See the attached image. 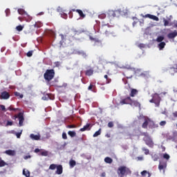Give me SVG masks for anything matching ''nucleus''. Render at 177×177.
<instances>
[{"label":"nucleus","mask_w":177,"mask_h":177,"mask_svg":"<svg viewBox=\"0 0 177 177\" xmlns=\"http://www.w3.org/2000/svg\"><path fill=\"white\" fill-rule=\"evenodd\" d=\"M98 32L103 34L105 37H116L113 28L109 24L102 25L98 30Z\"/></svg>","instance_id":"f257e3e1"},{"label":"nucleus","mask_w":177,"mask_h":177,"mask_svg":"<svg viewBox=\"0 0 177 177\" xmlns=\"http://www.w3.org/2000/svg\"><path fill=\"white\" fill-rule=\"evenodd\" d=\"M149 127V129H154L155 128H158V125L154 123V121L151 120L149 118H144V122L142 124V128L144 129H147Z\"/></svg>","instance_id":"f03ea898"},{"label":"nucleus","mask_w":177,"mask_h":177,"mask_svg":"<svg viewBox=\"0 0 177 177\" xmlns=\"http://www.w3.org/2000/svg\"><path fill=\"white\" fill-rule=\"evenodd\" d=\"M108 15L109 16V17H116L117 15H128V10H127V8H120L119 10H109L108 11Z\"/></svg>","instance_id":"7ed1b4c3"},{"label":"nucleus","mask_w":177,"mask_h":177,"mask_svg":"<svg viewBox=\"0 0 177 177\" xmlns=\"http://www.w3.org/2000/svg\"><path fill=\"white\" fill-rule=\"evenodd\" d=\"M131 174H132V171L126 166H120L118 169V174L120 177L127 176V175H131Z\"/></svg>","instance_id":"20e7f679"},{"label":"nucleus","mask_w":177,"mask_h":177,"mask_svg":"<svg viewBox=\"0 0 177 177\" xmlns=\"http://www.w3.org/2000/svg\"><path fill=\"white\" fill-rule=\"evenodd\" d=\"M44 78L48 82L52 81L55 78V70L54 69H47L44 74Z\"/></svg>","instance_id":"39448f33"},{"label":"nucleus","mask_w":177,"mask_h":177,"mask_svg":"<svg viewBox=\"0 0 177 177\" xmlns=\"http://www.w3.org/2000/svg\"><path fill=\"white\" fill-rule=\"evenodd\" d=\"M150 103H154L156 107L160 106V103L161 102V97L158 93H154L152 95V99L149 100Z\"/></svg>","instance_id":"423d86ee"},{"label":"nucleus","mask_w":177,"mask_h":177,"mask_svg":"<svg viewBox=\"0 0 177 177\" xmlns=\"http://www.w3.org/2000/svg\"><path fill=\"white\" fill-rule=\"evenodd\" d=\"M10 97V94L8 91H3L1 94V99H3L4 100H8Z\"/></svg>","instance_id":"0eeeda50"},{"label":"nucleus","mask_w":177,"mask_h":177,"mask_svg":"<svg viewBox=\"0 0 177 177\" xmlns=\"http://www.w3.org/2000/svg\"><path fill=\"white\" fill-rule=\"evenodd\" d=\"M19 118V127H23V122H24V116L23 115L22 113H19L17 115Z\"/></svg>","instance_id":"6e6552de"},{"label":"nucleus","mask_w":177,"mask_h":177,"mask_svg":"<svg viewBox=\"0 0 177 177\" xmlns=\"http://www.w3.org/2000/svg\"><path fill=\"white\" fill-rule=\"evenodd\" d=\"M132 102V98L131 97H127L124 99H123L121 102L122 104H130Z\"/></svg>","instance_id":"1a4fd4ad"},{"label":"nucleus","mask_w":177,"mask_h":177,"mask_svg":"<svg viewBox=\"0 0 177 177\" xmlns=\"http://www.w3.org/2000/svg\"><path fill=\"white\" fill-rule=\"evenodd\" d=\"M145 143L147 146H149V147H153L154 146V142H153V140H151L150 137H148L145 140Z\"/></svg>","instance_id":"9d476101"},{"label":"nucleus","mask_w":177,"mask_h":177,"mask_svg":"<svg viewBox=\"0 0 177 177\" xmlns=\"http://www.w3.org/2000/svg\"><path fill=\"white\" fill-rule=\"evenodd\" d=\"M165 168H167V163L165 162H160L158 165V169L160 171L163 170L164 174L165 173Z\"/></svg>","instance_id":"9b49d317"},{"label":"nucleus","mask_w":177,"mask_h":177,"mask_svg":"<svg viewBox=\"0 0 177 177\" xmlns=\"http://www.w3.org/2000/svg\"><path fill=\"white\" fill-rule=\"evenodd\" d=\"M30 139H32V140H40L41 135H39V134L35 135L34 133H31L30 135Z\"/></svg>","instance_id":"f8f14e48"},{"label":"nucleus","mask_w":177,"mask_h":177,"mask_svg":"<svg viewBox=\"0 0 177 177\" xmlns=\"http://www.w3.org/2000/svg\"><path fill=\"white\" fill-rule=\"evenodd\" d=\"M80 132H85V131H91V123H87L83 128L80 129Z\"/></svg>","instance_id":"ddd939ff"},{"label":"nucleus","mask_w":177,"mask_h":177,"mask_svg":"<svg viewBox=\"0 0 177 177\" xmlns=\"http://www.w3.org/2000/svg\"><path fill=\"white\" fill-rule=\"evenodd\" d=\"M18 19L19 21H31V17H26L25 15H23V17H19Z\"/></svg>","instance_id":"4468645a"},{"label":"nucleus","mask_w":177,"mask_h":177,"mask_svg":"<svg viewBox=\"0 0 177 177\" xmlns=\"http://www.w3.org/2000/svg\"><path fill=\"white\" fill-rule=\"evenodd\" d=\"M55 173L57 175H62L63 174V166H62V165H58L57 166V171Z\"/></svg>","instance_id":"2eb2a0df"},{"label":"nucleus","mask_w":177,"mask_h":177,"mask_svg":"<svg viewBox=\"0 0 177 177\" xmlns=\"http://www.w3.org/2000/svg\"><path fill=\"white\" fill-rule=\"evenodd\" d=\"M17 12L19 15H22V16H26V17H30V15L27 14V12H26V11L23 8L18 9Z\"/></svg>","instance_id":"dca6fc26"},{"label":"nucleus","mask_w":177,"mask_h":177,"mask_svg":"<svg viewBox=\"0 0 177 177\" xmlns=\"http://www.w3.org/2000/svg\"><path fill=\"white\" fill-rule=\"evenodd\" d=\"M176 37H177L176 30H174V32H170L167 35V38H169V39H173V38H175Z\"/></svg>","instance_id":"f3484780"},{"label":"nucleus","mask_w":177,"mask_h":177,"mask_svg":"<svg viewBox=\"0 0 177 177\" xmlns=\"http://www.w3.org/2000/svg\"><path fill=\"white\" fill-rule=\"evenodd\" d=\"M139 93V91L136 90V88H131V93H130V96L131 97H135L136 95Z\"/></svg>","instance_id":"a211bd4d"},{"label":"nucleus","mask_w":177,"mask_h":177,"mask_svg":"<svg viewBox=\"0 0 177 177\" xmlns=\"http://www.w3.org/2000/svg\"><path fill=\"white\" fill-rule=\"evenodd\" d=\"M53 100L55 99V95H52V94H48L46 96L43 97V100Z\"/></svg>","instance_id":"6ab92c4d"},{"label":"nucleus","mask_w":177,"mask_h":177,"mask_svg":"<svg viewBox=\"0 0 177 177\" xmlns=\"http://www.w3.org/2000/svg\"><path fill=\"white\" fill-rule=\"evenodd\" d=\"M130 106H135V107H139L140 108V103L136 100H131V103L130 104Z\"/></svg>","instance_id":"aec40b11"},{"label":"nucleus","mask_w":177,"mask_h":177,"mask_svg":"<svg viewBox=\"0 0 177 177\" xmlns=\"http://www.w3.org/2000/svg\"><path fill=\"white\" fill-rule=\"evenodd\" d=\"M6 154L8 156H16V151L12 149H8L5 151Z\"/></svg>","instance_id":"412c9836"},{"label":"nucleus","mask_w":177,"mask_h":177,"mask_svg":"<svg viewBox=\"0 0 177 177\" xmlns=\"http://www.w3.org/2000/svg\"><path fill=\"white\" fill-rule=\"evenodd\" d=\"M85 75H87V77H91V75H93V68L86 70L85 72Z\"/></svg>","instance_id":"4be33fe9"},{"label":"nucleus","mask_w":177,"mask_h":177,"mask_svg":"<svg viewBox=\"0 0 177 177\" xmlns=\"http://www.w3.org/2000/svg\"><path fill=\"white\" fill-rule=\"evenodd\" d=\"M165 42L162 41V42H160L158 45V47L159 48V50H162V49L164 48H165Z\"/></svg>","instance_id":"5701e85b"},{"label":"nucleus","mask_w":177,"mask_h":177,"mask_svg":"<svg viewBox=\"0 0 177 177\" xmlns=\"http://www.w3.org/2000/svg\"><path fill=\"white\" fill-rule=\"evenodd\" d=\"M104 161L106 164H112L113 163V159L110 157H106L104 158Z\"/></svg>","instance_id":"b1692460"},{"label":"nucleus","mask_w":177,"mask_h":177,"mask_svg":"<svg viewBox=\"0 0 177 177\" xmlns=\"http://www.w3.org/2000/svg\"><path fill=\"white\" fill-rule=\"evenodd\" d=\"M69 165H70L71 168H74V167H75V165H77V162L74 160H71L69 161Z\"/></svg>","instance_id":"393cba45"},{"label":"nucleus","mask_w":177,"mask_h":177,"mask_svg":"<svg viewBox=\"0 0 177 177\" xmlns=\"http://www.w3.org/2000/svg\"><path fill=\"white\" fill-rule=\"evenodd\" d=\"M77 13H78V15H80V17H82V19H84L85 17V14H84V12H82V10H76Z\"/></svg>","instance_id":"a878e982"},{"label":"nucleus","mask_w":177,"mask_h":177,"mask_svg":"<svg viewBox=\"0 0 177 177\" xmlns=\"http://www.w3.org/2000/svg\"><path fill=\"white\" fill-rule=\"evenodd\" d=\"M68 135H69L71 138H75V136H77V133H75V131H69Z\"/></svg>","instance_id":"bb28decb"},{"label":"nucleus","mask_w":177,"mask_h":177,"mask_svg":"<svg viewBox=\"0 0 177 177\" xmlns=\"http://www.w3.org/2000/svg\"><path fill=\"white\" fill-rule=\"evenodd\" d=\"M23 175H24V176L26 177H30V171L24 169H23Z\"/></svg>","instance_id":"cd10ccee"},{"label":"nucleus","mask_w":177,"mask_h":177,"mask_svg":"<svg viewBox=\"0 0 177 177\" xmlns=\"http://www.w3.org/2000/svg\"><path fill=\"white\" fill-rule=\"evenodd\" d=\"M133 20H134L133 22V27H135V26L139 23V19H138L136 17H133Z\"/></svg>","instance_id":"c85d7f7f"},{"label":"nucleus","mask_w":177,"mask_h":177,"mask_svg":"<svg viewBox=\"0 0 177 177\" xmlns=\"http://www.w3.org/2000/svg\"><path fill=\"white\" fill-rule=\"evenodd\" d=\"M102 133V129H100L98 131H97L94 134H93V138H97Z\"/></svg>","instance_id":"c756f323"},{"label":"nucleus","mask_w":177,"mask_h":177,"mask_svg":"<svg viewBox=\"0 0 177 177\" xmlns=\"http://www.w3.org/2000/svg\"><path fill=\"white\" fill-rule=\"evenodd\" d=\"M175 67H171L170 68V73H171V75H174V73H172V71H174V73H177V64H175Z\"/></svg>","instance_id":"7c9ffc66"},{"label":"nucleus","mask_w":177,"mask_h":177,"mask_svg":"<svg viewBox=\"0 0 177 177\" xmlns=\"http://www.w3.org/2000/svg\"><path fill=\"white\" fill-rule=\"evenodd\" d=\"M24 28V26H21V25H19V26H16V28H15L17 31H23Z\"/></svg>","instance_id":"2f4dec72"},{"label":"nucleus","mask_w":177,"mask_h":177,"mask_svg":"<svg viewBox=\"0 0 177 177\" xmlns=\"http://www.w3.org/2000/svg\"><path fill=\"white\" fill-rule=\"evenodd\" d=\"M148 174V177L151 176V174H150V173L147 172V171L144 170L141 172V175L142 176H146V174Z\"/></svg>","instance_id":"473e14b6"},{"label":"nucleus","mask_w":177,"mask_h":177,"mask_svg":"<svg viewBox=\"0 0 177 177\" xmlns=\"http://www.w3.org/2000/svg\"><path fill=\"white\" fill-rule=\"evenodd\" d=\"M164 41V36H159L156 39V42H162Z\"/></svg>","instance_id":"72a5a7b5"},{"label":"nucleus","mask_w":177,"mask_h":177,"mask_svg":"<svg viewBox=\"0 0 177 177\" xmlns=\"http://www.w3.org/2000/svg\"><path fill=\"white\" fill-rule=\"evenodd\" d=\"M56 168H57V165L55 164H51L49 167V169H51L52 171L55 170Z\"/></svg>","instance_id":"f704fd0d"},{"label":"nucleus","mask_w":177,"mask_h":177,"mask_svg":"<svg viewBox=\"0 0 177 177\" xmlns=\"http://www.w3.org/2000/svg\"><path fill=\"white\" fill-rule=\"evenodd\" d=\"M142 151H144V153H145V154L146 156H148V154H150V150H149V149H146V148H145V147H143V148L142 149Z\"/></svg>","instance_id":"c9c22d12"},{"label":"nucleus","mask_w":177,"mask_h":177,"mask_svg":"<svg viewBox=\"0 0 177 177\" xmlns=\"http://www.w3.org/2000/svg\"><path fill=\"white\" fill-rule=\"evenodd\" d=\"M104 78H105V80H106V84H110V82H111V79L109 78V76L107 75H105L104 76Z\"/></svg>","instance_id":"e433bc0d"},{"label":"nucleus","mask_w":177,"mask_h":177,"mask_svg":"<svg viewBox=\"0 0 177 177\" xmlns=\"http://www.w3.org/2000/svg\"><path fill=\"white\" fill-rule=\"evenodd\" d=\"M151 20H155V21H158V20H160V19H158V17L156 16V15H151Z\"/></svg>","instance_id":"4c0bfd02"},{"label":"nucleus","mask_w":177,"mask_h":177,"mask_svg":"<svg viewBox=\"0 0 177 177\" xmlns=\"http://www.w3.org/2000/svg\"><path fill=\"white\" fill-rule=\"evenodd\" d=\"M163 22H164L165 27L169 26V21L165 19V18L163 19Z\"/></svg>","instance_id":"58836bf2"},{"label":"nucleus","mask_w":177,"mask_h":177,"mask_svg":"<svg viewBox=\"0 0 177 177\" xmlns=\"http://www.w3.org/2000/svg\"><path fill=\"white\" fill-rule=\"evenodd\" d=\"M5 165H6V162L3 160H2L1 158H0V167H5Z\"/></svg>","instance_id":"ea45409f"},{"label":"nucleus","mask_w":177,"mask_h":177,"mask_svg":"<svg viewBox=\"0 0 177 177\" xmlns=\"http://www.w3.org/2000/svg\"><path fill=\"white\" fill-rule=\"evenodd\" d=\"M41 156L43 157H48V151H44L41 152Z\"/></svg>","instance_id":"a19ab883"},{"label":"nucleus","mask_w":177,"mask_h":177,"mask_svg":"<svg viewBox=\"0 0 177 177\" xmlns=\"http://www.w3.org/2000/svg\"><path fill=\"white\" fill-rule=\"evenodd\" d=\"M15 96H19L20 99H23V97L24 96L23 94H20V93H19V92H15Z\"/></svg>","instance_id":"79ce46f5"},{"label":"nucleus","mask_w":177,"mask_h":177,"mask_svg":"<svg viewBox=\"0 0 177 177\" xmlns=\"http://www.w3.org/2000/svg\"><path fill=\"white\" fill-rule=\"evenodd\" d=\"M66 128L71 129L73 128H77V126L75 124H69L66 126Z\"/></svg>","instance_id":"37998d69"},{"label":"nucleus","mask_w":177,"mask_h":177,"mask_svg":"<svg viewBox=\"0 0 177 177\" xmlns=\"http://www.w3.org/2000/svg\"><path fill=\"white\" fill-rule=\"evenodd\" d=\"M152 158H153V161H158V158H159L158 155L154 154V155L152 156Z\"/></svg>","instance_id":"c03bdc74"},{"label":"nucleus","mask_w":177,"mask_h":177,"mask_svg":"<svg viewBox=\"0 0 177 177\" xmlns=\"http://www.w3.org/2000/svg\"><path fill=\"white\" fill-rule=\"evenodd\" d=\"M8 110H10V111H17V110H19V109L13 108L12 106H10L8 108Z\"/></svg>","instance_id":"a18cd8bd"},{"label":"nucleus","mask_w":177,"mask_h":177,"mask_svg":"<svg viewBox=\"0 0 177 177\" xmlns=\"http://www.w3.org/2000/svg\"><path fill=\"white\" fill-rule=\"evenodd\" d=\"M99 19H106V14L102 13L98 15Z\"/></svg>","instance_id":"49530a36"},{"label":"nucleus","mask_w":177,"mask_h":177,"mask_svg":"<svg viewBox=\"0 0 177 177\" xmlns=\"http://www.w3.org/2000/svg\"><path fill=\"white\" fill-rule=\"evenodd\" d=\"M34 51L32 50H30L27 53L26 56H28V57H31V56H32V53Z\"/></svg>","instance_id":"de8ad7c7"},{"label":"nucleus","mask_w":177,"mask_h":177,"mask_svg":"<svg viewBox=\"0 0 177 177\" xmlns=\"http://www.w3.org/2000/svg\"><path fill=\"white\" fill-rule=\"evenodd\" d=\"M163 158H165V160H168L169 158H170V156L168 153H165L163 155Z\"/></svg>","instance_id":"09e8293b"},{"label":"nucleus","mask_w":177,"mask_h":177,"mask_svg":"<svg viewBox=\"0 0 177 177\" xmlns=\"http://www.w3.org/2000/svg\"><path fill=\"white\" fill-rule=\"evenodd\" d=\"M108 127L109 128H113V127H114V123L113 122H109L108 123Z\"/></svg>","instance_id":"8fccbe9b"},{"label":"nucleus","mask_w":177,"mask_h":177,"mask_svg":"<svg viewBox=\"0 0 177 177\" xmlns=\"http://www.w3.org/2000/svg\"><path fill=\"white\" fill-rule=\"evenodd\" d=\"M166 124H167V122H166L165 120L161 121V122H160V127H164V126L166 125Z\"/></svg>","instance_id":"3c124183"},{"label":"nucleus","mask_w":177,"mask_h":177,"mask_svg":"<svg viewBox=\"0 0 177 177\" xmlns=\"http://www.w3.org/2000/svg\"><path fill=\"white\" fill-rule=\"evenodd\" d=\"M6 125H7V127H12V125H13V122H12V121H7Z\"/></svg>","instance_id":"603ef678"},{"label":"nucleus","mask_w":177,"mask_h":177,"mask_svg":"<svg viewBox=\"0 0 177 177\" xmlns=\"http://www.w3.org/2000/svg\"><path fill=\"white\" fill-rule=\"evenodd\" d=\"M62 138L64 140L67 139V134L66 133H62Z\"/></svg>","instance_id":"864d4df0"},{"label":"nucleus","mask_w":177,"mask_h":177,"mask_svg":"<svg viewBox=\"0 0 177 177\" xmlns=\"http://www.w3.org/2000/svg\"><path fill=\"white\" fill-rule=\"evenodd\" d=\"M6 16L10 15V10L6 9Z\"/></svg>","instance_id":"5fc2aeb1"},{"label":"nucleus","mask_w":177,"mask_h":177,"mask_svg":"<svg viewBox=\"0 0 177 177\" xmlns=\"http://www.w3.org/2000/svg\"><path fill=\"white\" fill-rule=\"evenodd\" d=\"M138 161H143V156H138L137 157Z\"/></svg>","instance_id":"6e6d98bb"},{"label":"nucleus","mask_w":177,"mask_h":177,"mask_svg":"<svg viewBox=\"0 0 177 177\" xmlns=\"http://www.w3.org/2000/svg\"><path fill=\"white\" fill-rule=\"evenodd\" d=\"M16 136L17 139H20V136H21V133H17Z\"/></svg>","instance_id":"4d7b16f0"},{"label":"nucleus","mask_w":177,"mask_h":177,"mask_svg":"<svg viewBox=\"0 0 177 177\" xmlns=\"http://www.w3.org/2000/svg\"><path fill=\"white\" fill-rule=\"evenodd\" d=\"M0 107L3 111H5L6 110V108L4 105H0Z\"/></svg>","instance_id":"13d9d810"},{"label":"nucleus","mask_w":177,"mask_h":177,"mask_svg":"<svg viewBox=\"0 0 177 177\" xmlns=\"http://www.w3.org/2000/svg\"><path fill=\"white\" fill-rule=\"evenodd\" d=\"M72 34H73V35H76V34H78V31L75 30H73L71 31Z\"/></svg>","instance_id":"bf43d9fd"},{"label":"nucleus","mask_w":177,"mask_h":177,"mask_svg":"<svg viewBox=\"0 0 177 177\" xmlns=\"http://www.w3.org/2000/svg\"><path fill=\"white\" fill-rule=\"evenodd\" d=\"M42 26V24H35V27H37L38 28H39V27H41Z\"/></svg>","instance_id":"052dcab7"},{"label":"nucleus","mask_w":177,"mask_h":177,"mask_svg":"<svg viewBox=\"0 0 177 177\" xmlns=\"http://www.w3.org/2000/svg\"><path fill=\"white\" fill-rule=\"evenodd\" d=\"M55 67H59L60 66V62H55Z\"/></svg>","instance_id":"680f3d73"},{"label":"nucleus","mask_w":177,"mask_h":177,"mask_svg":"<svg viewBox=\"0 0 177 177\" xmlns=\"http://www.w3.org/2000/svg\"><path fill=\"white\" fill-rule=\"evenodd\" d=\"M92 88H93V84H91L88 86V91H92Z\"/></svg>","instance_id":"e2e57ef3"},{"label":"nucleus","mask_w":177,"mask_h":177,"mask_svg":"<svg viewBox=\"0 0 177 177\" xmlns=\"http://www.w3.org/2000/svg\"><path fill=\"white\" fill-rule=\"evenodd\" d=\"M145 17H146V18L148 17V19H151V15H150V14H147V15H145Z\"/></svg>","instance_id":"0e129e2a"},{"label":"nucleus","mask_w":177,"mask_h":177,"mask_svg":"<svg viewBox=\"0 0 177 177\" xmlns=\"http://www.w3.org/2000/svg\"><path fill=\"white\" fill-rule=\"evenodd\" d=\"M173 117H174V118H177V111L173 113Z\"/></svg>","instance_id":"69168bd1"},{"label":"nucleus","mask_w":177,"mask_h":177,"mask_svg":"<svg viewBox=\"0 0 177 177\" xmlns=\"http://www.w3.org/2000/svg\"><path fill=\"white\" fill-rule=\"evenodd\" d=\"M90 39H91V41H97V39L93 38V37H90Z\"/></svg>","instance_id":"338daca9"},{"label":"nucleus","mask_w":177,"mask_h":177,"mask_svg":"<svg viewBox=\"0 0 177 177\" xmlns=\"http://www.w3.org/2000/svg\"><path fill=\"white\" fill-rule=\"evenodd\" d=\"M143 24H145V21L142 19L141 21H140V26H143Z\"/></svg>","instance_id":"774afa93"}]
</instances>
